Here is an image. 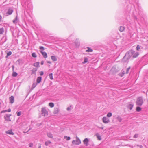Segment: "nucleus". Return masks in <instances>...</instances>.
I'll list each match as a JSON object with an SVG mask.
<instances>
[{
  "label": "nucleus",
  "mask_w": 148,
  "mask_h": 148,
  "mask_svg": "<svg viewBox=\"0 0 148 148\" xmlns=\"http://www.w3.org/2000/svg\"><path fill=\"white\" fill-rule=\"evenodd\" d=\"M4 32V30L3 28H0V34H2Z\"/></svg>",
  "instance_id": "c85d7f7f"
},
{
  "label": "nucleus",
  "mask_w": 148,
  "mask_h": 148,
  "mask_svg": "<svg viewBox=\"0 0 148 148\" xmlns=\"http://www.w3.org/2000/svg\"><path fill=\"white\" fill-rule=\"evenodd\" d=\"M140 47L138 45L136 47L137 50L138 51L140 49Z\"/></svg>",
  "instance_id": "37998d69"
},
{
  "label": "nucleus",
  "mask_w": 148,
  "mask_h": 148,
  "mask_svg": "<svg viewBox=\"0 0 148 148\" xmlns=\"http://www.w3.org/2000/svg\"><path fill=\"white\" fill-rule=\"evenodd\" d=\"M103 122L107 124L110 122V120L108 118L106 117H103L102 118Z\"/></svg>",
  "instance_id": "39448f33"
},
{
  "label": "nucleus",
  "mask_w": 148,
  "mask_h": 148,
  "mask_svg": "<svg viewBox=\"0 0 148 148\" xmlns=\"http://www.w3.org/2000/svg\"><path fill=\"white\" fill-rule=\"evenodd\" d=\"M51 143V142L50 141H47L45 142V145L47 146L48 145Z\"/></svg>",
  "instance_id": "b1692460"
},
{
  "label": "nucleus",
  "mask_w": 148,
  "mask_h": 148,
  "mask_svg": "<svg viewBox=\"0 0 148 148\" xmlns=\"http://www.w3.org/2000/svg\"><path fill=\"white\" fill-rule=\"evenodd\" d=\"M51 59L53 61H56L57 60V59L56 58V57L53 56H51Z\"/></svg>",
  "instance_id": "a211bd4d"
},
{
  "label": "nucleus",
  "mask_w": 148,
  "mask_h": 148,
  "mask_svg": "<svg viewBox=\"0 0 148 148\" xmlns=\"http://www.w3.org/2000/svg\"><path fill=\"white\" fill-rule=\"evenodd\" d=\"M133 106V105L132 104H130L128 105L127 107L128 109H130V110H131Z\"/></svg>",
  "instance_id": "412c9836"
},
{
  "label": "nucleus",
  "mask_w": 148,
  "mask_h": 148,
  "mask_svg": "<svg viewBox=\"0 0 148 148\" xmlns=\"http://www.w3.org/2000/svg\"><path fill=\"white\" fill-rule=\"evenodd\" d=\"M37 69L36 68H33L32 69V72H31V74H34V75H36V72L37 71Z\"/></svg>",
  "instance_id": "f8f14e48"
},
{
  "label": "nucleus",
  "mask_w": 148,
  "mask_h": 148,
  "mask_svg": "<svg viewBox=\"0 0 148 148\" xmlns=\"http://www.w3.org/2000/svg\"><path fill=\"white\" fill-rule=\"evenodd\" d=\"M138 52H135L134 51V53L133 54V58H135L138 56Z\"/></svg>",
  "instance_id": "2eb2a0df"
},
{
  "label": "nucleus",
  "mask_w": 148,
  "mask_h": 148,
  "mask_svg": "<svg viewBox=\"0 0 148 148\" xmlns=\"http://www.w3.org/2000/svg\"><path fill=\"white\" fill-rule=\"evenodd\" d=\"M19 19L17 15H16L14 20H13V22L14 24H16L18 22Z\"/></svg>",
  "instance_id": "9b49d317"
},
{
  "label": "nucleus",
  "mask_w": 148,
  "mask_h": 148,
  "mask_svg": "<svg viewBox=\"0 0 148 148\" xmlns=\"http://www.w3.org/2000/svg\"><path fill=\"white\" fill-rule=\"evenodd\" d=\"M12 71H14V66H12Z\"/></svg>",
  "instance_id": "3c124183"
},
{
  "label": "nucleus",
  "mask_w": 148,
  "mask_h": 148,
  "mask_svg": "<svg viewBox=\"0 0 148 148\" xmlns=\"http://www.w3.org/2000/svg\"><path fill=\"white\" fill-rule=\"evenodd\" d=\"M47 135L48 137L50 138H53V135L51 133L49 132L47 133Z\"/></svg>",
  "instance_id": "aec40b11"
},
{
  "label": "nucleus",
  "mask_w": 148,
  "mask_h": 148,
  "mask_svg": "<svg viewBox=\"0 0 148 148\" xmlns=\"http://www.w3.org/2000/svg\"><path fill=\"white\" fill-rule=\"evenodd\" d=\"M70 108L69 107H68L67 108V110L68 111L70 110Z\"/></svg>",
  "instance_id": "09e8293b"
},
{
  "label": "nucleus",
  "mask_w": 148,
  "mask_h": 148,
  "mask_svg": "<svg viewBox=\"0 0 148 148\" xmlns=\"http://www.w3.org/2000/svg\"><path fill=\"white\" fill-rule=\"evenodd\" d=\"M96 136L97 138L99 140H101V136L98 133H96Z\"/></svg>",
  "instance_id": "f3484780"
},
{
  "label": "nucleus",
  "mask_w": 148,
  "mask_h": 148,
  "mask_svg": "<svg viewBox=\"0 0 148 148\" xmlns=\"http://www.w3.org/2000/svg\"><path fill=\"white\" fill-rule=\"evenodd\" d=\"M79 44H78V43H77V46H79Z\"/></svg>",
  "instance_id": "4d7b16f0"
},
{
  "label": "nucleus",
  "mask_w": 148,
  "mask_h": 148,
  "mask_svg": "<svg viewBox=\"0 0 148 148\" xmlns=\"http://www.w3.org/2000/svg\"><path fill=\"white\" fill-rule=\"evenodd\" d=\"M76 140H73L72 142L73 144L79 145L81 143V141L79 138L77 137H76Z\"/></svg>",
  "instance_id": "7ed1b4c3"
},
{
  "label": "nucleus",
  "mask_w": 148,
  "mask_h": 148,
  "mask_svg": "<svg viewBox=\"0 0 148 148\" xmlns=\"http://www.w3.org/2000/svg\"><path fill=\"white\" fill-rule=\"evenodd\" d=\"M33 66L36 67H39V62H37L35 63H34Z\"/></svg>",
  "instance_id": "dca6fc26"
},
{
  "label": "nucleus",
  "mask_w": 148,
  "mask_h": 148,
  "mask_svg": "<svg viewBox=\"0 0 148 148\" xmlns=\"http://www.w3.org/2000/svg\"><path fill=\"white\" fill-rule=\"evenodd\" d=\"M39 49H40V50H44L45 49L44 47L43 46H40L39 47Z\"/></svg>",
  "instance_id": "58836bf2"
},
{
  "label": "nucleus",
  "mask_w": 148,
  "mask_h": 148,
  "mask_svg": "<svg viewBox=\"0 0 148 148\" xmlns=\"http://www.w3.org/2000/svg\"><path fill=\"white\" fill-rule=\"evenodd\" d=\"M89 140L88 138H85L83 141V143L84 144H85L86 146H88V145Z\"/></svg>",
  "instance_id": "9d476101"
},
{
  "label": "nucleus",
  "mask_w": 148,
  "mask_h": 148,
  "mask_svg": "<svg viewBox=\"0 0 148 148\" xmlns=\"http://www.w3.org/2000/svg\"><path fill=\"white\" fill-rule=\"evenodd\" d=\"M125 29V27L123 26H120L119 28V30L121 32L123 31Z\"/></svg>",
  "instance_id": "6ab92c4d"
},
{
  "label": "nucleus",
  "mask_w": 148,
  "mask_h": 148,
  "mask_svg": "<svg viewBox=\"0 0 148 148\" xmlns=\"http://www.w3.org/2000/svg\"><path fill=\"white\" fill-rule=\"evenodd\" d=\"M49 76L50 79L51 80L53 79V74L52 73H51L49 74Z\"/></svg>",
  "instance_id": "cd10ccee"
},
{
  "label": "nucleus",
  "mask_w": 148,
  "mask_h": 148,
  "mask_svg": "<svg viewBox=\"0 0 148 148\" xmlns=\"http://www.w3.org/2000/svg\"><path fill=\"white\" fill-rule=\"evenodd\" d=\"M138 134H136L133 136V138H136L138 137Z\"/></svg>",
  "instance_id": "c9c22d12"
},
{
  "label": "nucleus",
  "mask_w": 148,
  "mask_h": 148,
  "mask_svg": "<svg viewBox=\"0 0 148 148\" xmlns=\"http://www.w3.org/2000/svg\"><path fill=\"white\" fill-rule=\"evenodd\" d=\"M143 103V99L142 97H139L137 98L136 101V103L137 105L141 106L142 105Z\"/></svg>",
  "instance_id": "f03ea898"
},
{
  "label": "nucleus",
  "mask_w": 148,
  "mask_h": 148,
  "mask_svg": "<svg viewBox=\"0 0 148 148\" xmlns=\"http://www.w3.org/2000/svg\"><path fill=\"white\" fill-rule=\"evenodd\" d=\"M5 133L7 134H8L10 135H13L14 134V133L12 132V130H8L5 132Z\"/></svg>",
  "instance_id": "ddd939ff"
},
{
  "label": "nucleus",
  "mask_w": 148,
  "mask_h": 148,
  "mask_svg": "<svg viewBox=\"0 0 148 148\" xmlns=\"http://www.w3.org/2000/svg\"><path fill=\"white\" fill-rule=\"evenodd\" d=\"M117 119L118 120V121L120 122H121V121L122 120V118L120 116H118L117 117Z\"/></svg>",
  "instance_id": "2f4dec72"
},
{
  "label": "nucleus",
  "mask_w": 148,
  "mask_h": 148,
  "mask_svg": "<svg viewBox=\"0 0 148 148\" xmlns=\"http://www.w3.org/2000/svg\"><path fill=\"white\" fill-rule=\"evenodd\" d=\"M10 103L12 104L14 103V97L13 96H11L9 98Z\"/></svg>",
  "instance_id": "1a4fd4ad"
},
{
  "label": "nucleus",
  "mask_w": 148,
  "mask_h": 148,
  "mask_svg": "<svg viewBox=\"0 0 148 148\" xmlns=\"http://www.w3.org/2000/svg\"><path fill=\"white\" fill-rule=\"evenodd\" d=\"M134 53V51L132 50L128 51V52L126 54L122 59V61L123 62H126L127 60H129L131 57L132 56H133V54Z\"/></svg>",
  "instance_id": "f257e3e1"
},
{
  "label": "nucleus",
  "mask_w": 148,
  "mask_h": 148,
  "mask_svg": "<svg viewBox=\"0 0 148 148\" xmlns=\"http://www.w3.org/2000/svg\"><path fill=\"white\" fill-rule=\"evenodd\" d=\"M17 75H18V74L16 72H14V71H13V73H12V76H13L14 77H16L17 76Z\"/></svg>",
  "instance_id": "4be33fe9"
},
{
  "label": "nucleus",
  "mask_w": 148,
  "mask_h": 148,
  "mask_svg": "<svg viewBox=\"0 0 148 148\" xmlns=\"http://www.w3.org/2000/svg\"><path fill=\"white\" fill-rule=\"evenodd\" d=\"M29 147H33V145L32 143H31L29 144Z\"/></svg>",
  "instance_id": "a19ab883"
},
{
  "label": "nucleus",
  "mask_w": 148,
  "mask_h": 148,
  "mask_svg": "<svg viewBox=\"0 0 148 148\" xmlns=\"http://www.w3.org/2000/svg\"><path fill=\"white\" fill-rule=\"evenodd\" d=\"M21 111H19V112H16L17 115V116H19L21 115Z\"/></svg>",
  "instance_id": "e433bc0d"
},
{
  "label": "nucleus",
  "mask_w": 148,
  "mask_h": 148,
  "mask_svg": "<svg viewBox=\"0 0 148 148\" xmlns=\"http://www.w3.org/2000/svg\"><path fill=\"white\" fill-rule=\"evenodd\" d=\"M31 130V128H30L26 132V133L27 132H28L30 130Z\"/></svg>",
  "instance_id": "5fc2aeb1"
},
{
  "label": "nucleus",
  "mask_w": 148,
  "mask_h": 148,
  "mask_svg": "<svg viewBox=\"0 0 148 148\" xmlns=\"http://www.w3.org/2000/svg\"><path fill=\"white\" fill-rule=\"evenodd\" d=\"M42 77H37L36 81L38 84L41 81Z\"/></svg>",
  "instance_id": "4468645a"
},
{
  "label": "nucleus",
  "mask_w": 148,
  "mask_h": 148,
  "mask_svg": "<svg viewBox=\"0 0 148 148\" xmlns=\"http://www.w3.org/2000/svg\"><path fill=\"white\" fill-rule=\"evenodd\" d=\"M41 112L42 115L43 116H45L48 115V112L45 108H41Z\"/></svg>",
  "instance_id": "20e7f679"
},
{
  "label": "nucleus",
  "mask_w": 148,
  "mask_h": 148,
  "mask_svg": "<svg viewBox=\"0 0 148 148\" xmlns=\"http://www.w3.org/2000/svg\"><path fill=\"white\" fill-rule=\"evenodd\" d=\"M136 110L137 112H140L141 111V109L140 107H137Z\"/></svg>",
  "instance_id": "bb28decb"
},
{
  "label": "nucleus",
  "mask_w": 148,
  "mask_h": 148,
  "mask_svg": "<svg viewBox=\"0 0 148 148\" xmlns=\"http://www.w3.org/2000/svg\"><path fill=\"white\" fill-rule=\"evenodd\" d=\"M58 109L57 108H56L55 110L54 113L55 114H57L58 113Z\"/></svg>",
  "instance_id": "4c0bfd02"
},
{
  "label": "nucleus",
  "mask_w": 148,
  "mask_h": 148,
  "mask_svg": "<svg viewBox=\"0 0 148 148\" xmlns=\"http://www.w3.org/2000/svg\"><path fill=\"white\" fill-rule=\"evenodd\" d=\"M12 54V52L10 51H9L8 52L7 54V55L6 56V58H8V56H9L11 55Z\"/></svg>",
  "instance_id": "a878e982"
},
{
  "label": "nucleus",
  "mask_w": 148,
  "mask_h": 148,
  "mask_svg": "<svg viewBox=\"0 0 148 148\" xmlns=\"http://www.w3.org/2000/svg\"><path fill=\"white\" fill-rule=\"evenodd\" d=\"M100 129L101 130H103V127H99Z\"/></svg>",
  "instance_id": "603ef678"
},
{
  "label": "nucleus",
  "mask_w": 148,
  "mask_h": 148,
  "mask_svg": "<svg viewBox=\"0 0 148 148\" xmlns=\"http://www.w3.org/2000/svg\"><path fill=\"white\" fill-rule=\"evenodd\" d=\"M7 110V112H11V110L10 108L8 109V110Z\"/></svg>",
  "instance_id": "49530a36"
},
{
  "label": "nucleus",
  "mask_w": 148,
  "mask_h": 148,
  "mask_svg": "<svg viewBox=\"0 0 148 148\" xmlns=\"http://www.w3.org/2000/svg\"><path fill=\"white\" fill-rule=\"evenodd\" d=\"M6 112H7V110H3L1 112V113H5Z\"/></svg>",
  "instance_id": "c03bdc74"
},
{
  "label": "nucleus",
  "mask_w": 148,
  "mask_h": 148,
  "mask_svg": "<svg viewBox=\"0 0 148 148\" xmlns=\"http://www.w3.org/2000/svg\"><path fill=\"white\" fill-rule=\"evenodd\" d=\"M32 56L34 58H36L37 57V55L35 53H32Z\"/></svg>",
  "instance_id": "72a5a7b5"
},
{
  "label": "nucleus",
  "mask_w": 148,
  "mask_h": 148,
  "mask_svg": "<svg viewBox=\"0 0 148 148\" xmlns=\"http://www.w3.org/2000/svg\"><path fill=\"white\" fill-rule=\"evenodd\" d=\"M21 60L20 59H18V60L17 61L19 62V64H20V63L21 62Z\"/></svg>",
  "instance_id": "a18cd8bd"
},
{
  "label": "nucleus",
  "mask_w": 148,
  "mask_h": 148,
  "mask_svg": "<svg viewBox=\"0 0 148 148\" xmlns=\"http://www.w3.org/2000/svg\"><path fill=\"white\" fill-rule=\"evenodd\" d=\"M2 20V16L1 15H0V22H1V21Z\"/></svg>",
  "instance_id": "de8ad7c7"
},
{
  "label": "nucleus",
  "mask_w": 148,
  "mask_h": 148,
  "mask_svg": "<svg viewBox=\"0 0 148 148\" xmlns=\"http://www.w3.org/2000/svg\"><path fill=\"white\" fill-rule=\"evenodd\" d=\"M40 51L45 58H46L47 57V54L46 52L43 51L41 50Z\"/></svg>",
  "instance_id": "6e6552de"
},
{
  "label": "nucleus",
  "mask_w": 148,
  "mask_h": 148,
  "mask_svg": "<svg viewBox=\"0 0 148 148\" xmlns=\"http://www.w3.org/2000/svg\"><path fill=\"white\" fill-rule=\"evenodd\" d=\"M37 83H33L32 85V87L33 88H34L37 85Z\"/></svg>",
  "instance_id": "f704fd0d"
},
{
  "label": "nucleus",
  "mask_w": 148,
  "mask_h": 148,
  "mask_svg": "<svg viewBox=\"0 0 148 148\" xmlns=\"http://www.w3.org/2000/svg\"><path fill=\"white\" fill-rule=\"evenodd\" d=\"M41 148V146L40 145V146L38 147V148Z\"/></svg>",
  "instance_id": "13d9d810"
},
{
  "label": "nucleus",
  "mask_w": 148,
  "mask_h": 148,
  "mask_svg": "<svg viewBox=\"0 0 148 148\" xmlns=\"http://www.w3.org/2000/svg\"><path fill=\"white\" fill-rule=\"evenodd\" d=\"M43 64H44V61H42L41 62V65H42Z\"/></svg>",
  "instance_id": "8fccbe9b"
},
{
  "label": "nucleus",
  "mask_w": 148,
  "mask_h": 148,
  "mask_svg": "<svg viewBox=\"0 0 148 148\" xmlns=\"http://www.w3.org/2000/svg\"><path fill=\"white\" fill-rule=\"evenodd\" d=\"M47 62L48 63H50V64H51V62H50V61H48Z\"/></svg>",
  "instance_id": "864d4df0"
},
{
  "label": "nucleus",
  "mask_w": 148,
  "mask_h": 148,
  "mask_svg": "<svg viewBox=\"0 0 148 148\" xmlns=\"http://www.w3.org/2000/svg\"><path fill=\"white\" fill-rule=\"evenodd\" d=\"M140 148H142L143 147V146L142 145H140Z\"/></svg>",
  "instance_id": "6e6d98bb"
},
{
  "label": "nucleus",
  "mask_w": 148,
  "mask_h": 148,
  "mask_svg": "<svg viewBox=\"0 0 148 148\" xmlns=\"http://www.w3.org/2000/svg\"><path fill=\"white\" fill-rule=\"evenodd\" d=\"M64 138H67L66 140H70L71 138L69 136L68 137L67 136H65L64 137Z\"/></svg>",
  "instance_id": "473e14b6"
},
{
  "label": "nucleus",
  "mask_w": 148,
  "mask_h": 148,
  "mask_svg": "<svg viewBox=\"0 0 148 148\" xmlns=\"http://www.w3.org/2000/svg\"><path fill=\"white\" fill-rule=\"evenodd\" d=\"M49 105L52 108L54 107V104L53 103L51 102L49 103Z\"/></svg>",
  "instance_id": "c756f323"
},
{
  "label": "nucleus",
  "mask_w": 148,
  "mask_h": 148,
  "mask_svg": "<svg viewBox=\"0 0 148 148\" xmlns=\"http://www.w3.org/2000/svg\"><path fill=\"white\" fill-rule=\"evenodd\" d=\"M40 75L41 76H42L44 74V73H43V71H41L40 72Z\"/></svg>",
  "instance_id": "79ce46f5"
},
{
  "label": "nucleus",
  "mask_w": 148,
  "mask_h": 148,
  "mask_svg": "<svg viewBox=\"0 0 148 148\" xmlns=\"http://www.w3.org/2000/svg\"><path fill=\"white\" fill-rule=\"evenodd\" d=\"M130 69V67H129L128 68H127V70H126V73L127 74L128 73Z\"/></svg>",
  "instance_id": "ea45409f"
},
{
  "label": "nucleus",
  "mask_w": 148,
  "mask_h": 148,
  "mask_svg": "<svg viewBox=\"0 0 148 148\" xmlns=\"http://www.w3.org/2000/svg\"><path fill=\"white\" fill-rule=\"evenodd\" d=\"M11 114H7L5 115L4 116V118L5 119V120L10 121H11V119H10V117L11 116Z\"/></svg>",
  "instance_id": "423d86ee"
},
{
  "label": "nucleus",
  "mask_w": 148,
  "mask_h": 148,
  "mask_svg": "<svg viewBox=\"0 0 148 148\" xmlns=\"http://www.w3.org/2000/svg\"><path fill=\"white\" fill-rule=\"evenodd\" d=\"M112 116V114L111 112L108 113L107 115V116L108 117H111Z\"/></svg>",
  "instance_id": "7c9ffc66"
},
{
  "label": "nucleus",
  "mask_w": 148,
  "mask_h": 148,
  "mask_svg": "<svg viewBox=\"0 0 148 148\" xmlns=\"http://www.w3.org/2000/svg\"><path fill=\"white\" fill-rule=\"evenodd\" d=\"M88 59L87 58L85 57L84 61L83 62V64H85L88 62Z\"/></svg>",
  "instance_id": "393cba45"
},
{
  "label": "nucleus",
  "mask_w": 148,
  "mask_h": 148,
  "mask_svg": "<svg viewBox=\"0 0 148 148\" xmlns=\"http://www.w3.org/2000/svg\"><path fill=\"white\" fill-rule=\"evenodd\" d=\"M13 12V10L11 8H9L8 9L7 12L6 13L7 16L11 15Z\"/></svg>",
  "instance_id": "0eeeda50"
},
{
  "label": "nucleus",
  "mask_w": 148,
  "mask_h": 148,
  "mask_svg": "<svg viewBox=\"0 0 148 148\" xmlns=\"http://www.w3.org/2000/svg\"><path fill=\"white\" fill-rule=\"evenodd\" d=\"M87 48H88V49L86 50V52H91L93 51V50L92 49L88 47H87Z\"/></svg>",
  "instance_id": "5701e85b"
}]
</instances>
